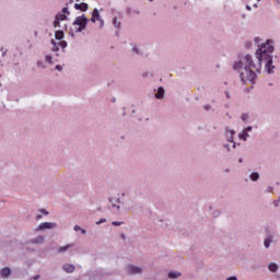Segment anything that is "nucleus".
Returning a JSON list of instances; mask_svg holds the SVG:
<instances>
[{
  "mask_svg": "<svg viewBox=\"0 0 280 280\" xmlns=\"http://www.w3.org/2000/svg\"><path fill=\"white\" fill-rule=\"evenodd\" d=\"M164 95H165V89L163 86L158 88V92L154 95V97L156 100H163Z\"/></svg>",
  "mask_w": 280,
  "mask_h": 280,
  "instance_id": "ddd939ff",
  "label": "nucleus"
},
{
  "mask_svg": "<svg viewBox=\"0 0 280 280\" xmlns=\"http://www.w3.org/2000/svg\"><path fill=\"white\" fill-rule=\"evenodd\" d=\"M90 20L86 18L85 14H82L78 18H75L74 22L72 23L73 26L75 27L74 32L77 34H80L81 32L86 30V26L89 25Z\"/></svg>",
  "mask_w": 280,
  "mask_h": 280,
  "instance_id": "20e7f679",
  "label": "nucleus"
},
{
  "mask_svg": "<svg viewBox=\"0 0 280 280\" xmlns=\"http://www.w3.org/2000/svg\"><path fill=\"white\" fill-rule=\"evenodd\" d=\"M63 37H65V32H63V31H61V30L56 31V33H55V38H56L57 40H62Z\"/></svg>",
  "mask_w": 280,
  "mask_h": 280,
  "instance_id": "4be33fe9",
  "label": "nucleus"
},
{
  "mask_svg": "<svg viewBox=\"0 0 280 280\" xmlns=\"http://www.w3.org/2000/svg\"><path fill=\"white\" fill-rule=\"evenodd\" d=\"M180 276H182V273L178 272V271H170V272H168V278H170V279H177V278L180 277Z\"/></svg>",
  "mask_w": 280,
  "mask_h": 280,
  "instance_id": "5701e85b",
  "label": "nucleus"
},
{
  "mask_svg": "<svg viewBox=\"0 0 280 280\" xmlns=\"http://www.w3.org/2000/svg\"><path fill=\"white\" fill-rule=\"evenodd\" d=\"M252 46H253V43H252V42H246V43H245V48H246V49H250Z\"/></svg>",
  "mask_w": 280,
  "mask_h": 280,
  "instance_id": "f704fd0d",
  "label": "nucleus"
},
{
  "mask_svg": "<svg viewBox=\"0 0 280 280\" xmlns=\"http://www.w3.org/2000/svg\"><path fill=\"white\" fill-rule=\"evenodd\" d=\"M80 232H81L82 235H86V230L85 229H81Z\"/></svg>",
  "mask_w": 280,
  "mask_h": 280,
  "instance_id": "49530a36",
  "label": "nucleus"
},
{
  "mask_svg": "<svg viewBox=\"0 0 280 280\" xmlns=\"http://www.w3.org/2000/svg\"><path fill=\"white\" fill-rule=\"evenodd\" d=\"M11 269H10V267H3L1 270H0V276L2 277V278H8V277H10V275H11Z\"/></svg>",
  "mask_w": 280,
  "mask_h": 280,
  "instance_id": "4468645a",
  "label": "nucleus"
},
{
  "mask_svg": "<svg viewBox=\"0 0 280 280\" xmlns=\"http://www.w3.org/2000/svg\"><path fill=\"white\" fill-rule=\"evenodd\" d=\"M106 222V219L102 218L100 219L97 222H96V225H100L102 223H105Z\"/></svg>",
  "mask_w": 280,
  "mask_h": 280,
  "instance_id": "4c0bfd02",
  "label": "nucleus"
},
{
  "mask_svg": "<svg viewBox=\"0 0 280 280\" xmlns=\"http://www.w3.org/2000/svg\"><path fill=\"white\" fill-rule=\"evenodd\" d=\"M237 137L241 141L246 142L247 139L249 138V133L243 130L237 135Z\"/></svg>",
  "mask_w": 280,
  "mask_h": 280,
  "instance_id": "dca6fc26",
  "label": "nucleus"
},
{
  "mask_svg": "<svg viewBox=\"0 0 280 280\" xmlns=\"http://www.w3.org/2000/svg\"><path fill=\"white\" fill-rule=\"evenodd\" d=\"M221 215V211L220 210H214L213 211V217L214 218H219Z\"/></svg>",
  "mask_w": 280,
  "mask_h": 280,
  "instance_id": "473e14b6",
  "label": "nucleus"
},
{
  "mask_svg": "<svg viewBox=\"0 0 280 280\" xmlns=\"http://www.w3.org/2000/svg\"><path fill=\"white\" fill-rule=\"evenodd\" d=\"M112 102L115 103V98H113Z\"/></svg>",
  "mask_w": 280,
  "mask_h": 280,
  "instance_id": "052dcab7",
  "label": "nucleus"
},
{
  "mask_svg": "<svg viewBox=\"0 0 280 280\" xmlns=\"http://www.w3.org/2000/svg\"><path fill=\"white\" fill-rule=\"evenodd\" d=\"M112 224H113L114 226H120V225L124 224V222L113 221Z\"/></svg>",
  "mask_w": 280,
  "mask_h": 280,
  "instance_id": "72a5a7b5",
  "label": "nucleus"
},
{
  "mask_svg": "<svg viewBox=\"0 0 280 280\" xmlns=\"http://www.w3.org/2000/svg\"><path fill=\"white\" fill-rule=\"evenodd\" d=\"M272 191H275V187H271V186L267 187V192L268 194H271Z\"/></svg>",
  "mask_w": 280,
  "mask_h": 280,
  "instance_id": "58836bf2",
  "label": "nucleus"
},
{
  "mask_svg": "<svg viewBox=\"0 0 280 280\" xmlns=\"http://www.w3.org/2000/svg\"><path fill=\"white\" fill-rule=\"evenodd\" d=\"M232 69L240 72V80L243 84L249 82L252 85L256 84L257 73L261 71V65L256 63L252 56L246 54H238L233 61Z\"/></svg>",
  "mask_w": 280,
  "mask_h": 280,
  "instance_id": "f257e3e1",
  "label": "nucleus"
},
{
  "mask_svg": "<svg viewBox=\"0 0 280 280\" xmlns=\"http://www.w3.org/2000/svg\"><path fill=\"white\" fill-rule=\"evenodd\" d=\"M125 270L128 272V275H142L143 270L141 267L128 265L125 267Z\"/></svg>",
  "mask_w": 280,
  "mask_h": 280,
  "instance_id": "39448f33",
  "label": "nucleus"
},
{
  "mask_svg": "<svg viewBox=\"0 0 280 280\" xmlns=\"http://www.w3.org/2000/svg\"><path fill=\"white\" fill-rule=\"evenodd\" d=\"M98 22H100L101 27H103L104 26V20L101 19V21H98Z\"/></svg>",
  "mask_w": 280,
  "mask_h": 280,
  "instance_id": "8fccbe9b",
  "label": "nucleus"
},
{
  "mask_svg": "<svg viewBox=\"0 0 280 280\" xmlns=\"http://www.w3.org/2000/svg\"><path fill=\"white\" fill-rule=\"evenodd\" d=\"M253 8L254 9H258V4H253Z\"/></svg>",
  "mask_w": 280,
  "mask_h": 280,
  "instance_id": "4d7b16f0",
  "label": "nucleus"
},
{
  "mask_svg": "<svg viewBox=\"0 0 280 280\" xmlns=\"http://www.w3.org/2000/svg\"><path fill=\"white\" fill-rule=\"evenodd\" d=\"M271 243H272V236H271V234H269V235L265 238V241H264V245H265L266 249H269Z\"/></svg>",
  "mask_w": 280,
  "mask_h": 280,
  "instance_id": "aec40b11",
  "label": "nucleus"
},
{
  "mask_svg": "<svg viewBox=\"0 0 280 280\" xmlns=\"http://www.w3.org/2000/svg\"><path fill=\"white\" fill-rule=\"evenodd\" d=\"M235 135H236L235 130H229V128L225 129V137L229 143H233V138Z\"/></svg>",
  "mask_w": 280,
  "mask_h": 280,
  "instance_id": "1a4fd4ad",
  "label": "nucleus"
},
{
  "mask_svg": "<svg viewBox=\"0 0 280 280\" xmlns=\"http://www.w3.org/2000/svg\"><path fill=\"white\" fill-rule=\"evenodd\" d=\"M269 86H272V83H269Z\"/></svg>",
  "mask_w": 280,
  "mask_h": 280,
  "instance_id": "0e129e2a",
  "label": "nucleus"
},
{
  "mask_svg": "<svg viewBox=\"0 0 280 280\" xmlns=\"http://www.w3.org/2000/svg\"><path fill=\"white\" fill-rule=\"evenodd\" d=\"M121 240H126V235L125 234H120Z\"/></svg>",
  "mask_w": 280,
  "mask_h": 280,
  "instance_id": "864d4df0",
  "label": "nucleus"
},
{
  "mask_svg": "<svg viewBox=\"0 0 280 280\" xmlns=\"http://www.w3.org/2000/svg\"><path fill=\"white\" fill-rule=\"evenodd\" d=\"M246 10H247L248 12H250V11H252V8H250V5H249V4H246Z\"/></svg>",
  "mask_w": 280,
  "mask_h": 280,
  "instance_id": "09e8293b",
  "label": "nucleus"
},
{
  "mask_svg": "<svg viewBox=\"0 0 280 280\" xmlns=\"http://www.w3.org/2000/svg\"><path fill=\"white\" fill-rule=\"evenodd\" d=\"M147 77H148L147 72L142 73V78H147Z\"/></svg>",
  "mask_w": 280,
  "mask_h": 280,
  "instance_id": "5fc2aeb1",
  "label": "nucleus"
},
{
  "mask_svg": "<svg viewBox=\"0 0 280 280\" xmlns=\"http://www.w3.org/2000/svg\"><path fill=\"white\" fill-rule=\"evenodd\" d=\"M279 203H280V201H279V200H275V201H273V206H275V208H278V207H279Z\"/></svg>",
  "mask_w": 280,
  "mask_h": 280,
  "instance_id": "c03bdc74",
  "label": "nucleus"
},
{
  "mask_svg": "<svg viewBox=\"0 0 280 280\" xmlns=\"http://www.w3.org/2000/svg\"><path fill=\"white\" fill-rule=\"evenodd\" d=\"M39 212H40L42 214L46 215V217L49 215L48 210L45 209V208H40V209H39Z\"/></svg>",
  "mask_w": 280,
  "mask_h": 280,
  "instance_id": "7c9ffc66",
  "label": "nucleus"
},
{
  "mask_svg": "<svg viewBox=\"0 0 280 280\" xmlns=\"http://www.w3.org/2000/svg\"><path fill=\"white\" fill-rule=\"evenodd\" d=\"M268 270L270 272H278L279 271V265L277 262H269Z\"/></svg>",
  "mask_w": 280,
  "mask_h": 280,
  "instance_id": "2eb2a0df",
  "label": "nucleus"
},
{
  "mask_svg": "<svg viewBox=\"0 0 280 280\" xmlns=\"http://www.w3.org/2000/svg\"><path fill=\"white\" fill-rule=\"evenodd\" d=\"M61 14H68L70 15L69 9L67 7L62 8Z\"/></svg>",
  "mask_w": 280,
  "mask_h": 280,
  "instance_id": "2f4dec72",
  "label": "nucleus"
},
{
  "mask_svg": "<svg viewBox=\"0 0 280 280\" xmlns=\"http://www.w3.org/2000/svg\"><path fill=\"white\" fill-rule=\"evenodd\" d=\"M223 149H226L228 152H231V148H230V145L228 143L223 144Z\"/></svg>",
  "mask_w": 280,
  "mask_h": 280,
  "instance_id": "79ce46f5",
  "label": "nucleus"
},
{
  "mask_svg": "<svg viewBox=\"0 0 280 280\" xmlns=\"http://www.w3.org/2000/svg\"><path fill=\"white\" fill-rule=\"evenodd\" d=\"M259 38H255V42H257Z\"/></svg>",
  "mask_w": 280,
  "mask_h": 280,
  "instance_id": "e2e57ef3",
  "label": "nucleus"
},
{
  "mask_svg": "<svg viewBox=\"0 0 280 280\" xmlns=\"http://www.w3.org/2000/svg\"><path fill=\"white\" fill-rule=\"evenodd\" d=\"M279 203H280V196L278 197Z\"/></svg>",
  "mask_w": 280,
  "mask_h": 280,
  "instance_id": "680f3d73",
  "label": "nucleus"
},
{
  "mask_svg": "<svg viewBox=\"0 0 280 280\" xmlns=\"http://www.w3.org/2000/svg\"><path fill=\"white\" fill-rule=\"evenodd\" d=\"M97 21H102V15L100 13V10L97 8H94L93 12H92V19L91 22L95 23Z\"/></svg>",
  "mask_w": 280,
  "mask_h": 280,
  "instance_id": "6e6552de",
  "label": "nucleus"
},
{
  "mask_svg": "<svg viewBox=\"0 0 280 280\" xmlns=\"http://www.w3.org/2000/svg\"><path fill=\"white\" fill-rule=\"evenodd\" d=\"M113 25L115 26V28L120 30L121 22L118 21V18L113 19Z\"/></svg>",
  "mask_w": 280,
  "mask_h": 280,
  "instance_id": "b1692460",
  "label": "nucleus"
},
{
  "mask_svg": "<svg viewBox=\"0 0 280 280\" xmlns=\"http://www.w3.org/2000/svg\"><path fill=\"white\" fill-rule=\"evenodd\" d=\"M252 129H253V127L252 126H248L247 128H245L243 131H246V133H248V132H250L252 131Z\"/></svg>",
  "mask_w": 280,
  "mask_h": 280,
  "instance_id": "a19ab883",
  "label": "nucleus"
},
{
  "mask_svg": "<svg viewBox=\"0 0 280 280\" xmlns=\"http://www.w3.org/2000/svg\"><path fill=\"white\" fill-rule=\"evenodd\" d=\"M77 2H80V0H77Z\"/></svg>",
  "mask_w": 280,
  "mask_h": 280,
  "instance_id": "774afa93",
  "label": "nucleus"
},
{
  "mask_svg": "<svg viewBox=\"0 0 280 280\" xmlns=\"http://www.w3.org/2000/svg\"><path fill=\"white\" fill-rule=\"evenodd\" d=\"M39 279H40V275H37V276L32 278V280H39Z\"/></svg>",
  "mask_w": 280,
  "mask_h": 280,
  "instance_id": "de8ad7c7",
  "label": "nucleus"
},
{
  "mask_svg": "<svg viewBox=\"0 0 280 280\" xmlns=\"http://www.w3.org/2000/svg\"><path fill=\"white\" fill-rule=\"evenodd\" d=\"M61 21H59L58 19H55V21H54V27L55 28H60L61 27V23H60Z\"/></svg>",
  "mask_w": 280,
  "mask_h": 280,
  "instance_id": "cd10ccee",
  "label": "nucleus"
},
{
  "mask_svg": "<svg viewBox=\"0 0 280 280\" xmlns=\"http://www.w3.org/2000/svg\"><path fill=\"white\" fill-rule=\"evenodd\" d=\"M249 179H250L252 182H257V180H259V179H260V174H259V172H252V173L249 174Z\"/></svg>",
  "mask_w": 280,
  "mask_h": 280,
  "instance_id": "a211bd4d",
  "label": "nucleus"
},
{
  "mask_svg": "<svg viewBox=\"0 0 280 280\" xmlns=\"http://www.w3.org/2000/svg\"><path fill=\"white\" fill-rule=\"evenodd\" d=\"M55 70H56V71H63V68H62L61 65H57V66L55 67Z\"/></svg>",
  "mask_w": 280,
  "mask_h": 280,
  "instance_id": "e433bc0d",
  "label": "nucleus"
},
{
  "mask_svg": "<svg viewBox=\"0 0 280 280\" xmlns=\"http://www.w3.org/2000/svg\"><path fill=\"white\" fill-rule=\"evenodd\" d=\"M51 45H52V48H51V51L54 52H57L56 56L59 57V51H60V45L58 42H55V39H51Z\"/></svg>",
  "mask_w": 280,
  "mask_h": 280,
  "instance_id": "f8f14e48",
  "label": "nucleus"
},
{
  "mask_svg": "<svg viewBox=\"0 0 280 280\" xmlns=\"http://www.w3.org/2000/svg\"><path fill=\"white\" fill-rule=\"evenodd\" d=\"M70 35H71L72 37L74 36V34H73L72 32L70 33Z\"/></svg>",
  "mask_w": 280,
  "mask_h": 280,
  "instance_id": "13d9d810",
  "label": "nucleus"
},
{
  "mask_svg": "<svg viewBox=\"0 0 280 280\" xmlns=\"http://www.w3.org/2000/svg\"><path fill=\"white\" fill-rule=\"evenodd\" d=\"M61 269L63 272H68V275H72L75 270V266L73 264L66 262L62 265Z\"/></svg>",
  "mask_w": 280,
  "mask_h": 280,
  "instance_id": "0eeeda50",
  "label": "nucleus"
},
{
  "mask_svg": "<svg viewBox=\"0 0 280 280\" xmlns=\"http://www.w3.org/2000/svg\"><path fill=\"white\" fill-rule=\"evenodd\" d=\"M56 20H59L60 22L61 21H66L67 20V15L65 13H58L56 14Z\"/></svg>",
  "mask_w": 280,
  "mask_h": 280,
  "instance_id": "a878e982",
  "label": "nucleus"
},
{
  "mask_svg": "<svg viewBox=\"0 0 280 280\" xmlns=\"http://www.w3.org/2000/svg\"><path fill=\"white\" fill-rule=\"evenodd\" d=\"M275 51H276V42L273 39H267L266 43L260 44L255 55H256V58H261V56H272Z\"/></svg>",
  "mask_w": 280,
  "mask_h": 280,
  "instance_id": "f03ea898",
  "label": "nucleus"
},
{
  "mask_svg": "<svg viewBox=\"0 0 280 280\" xmlns=\"http://www.w3.org/2000/svg\"><path fill=\"white\" fill-rule=\"evenodd\" d=\"M43 219V215L42 214H37L36 215V220H42Z\"/></svg>",
  "mask_w": 280,
  "mask_h": 280,
  "instance_id": "603ef678",
  "label": "nucleus"
},
{
  "mask_svg": "<svg viewBox=\"0 0 280 280\" xmlns=\"http://www.w3.org/2000/svg\"><path fill=\"white\" fill-rule=\"evenodd\" d=\"M43 242H44V236H37V237L30 241V243H32L34 245L42 244Z\"/></svg>",
  "mask_w": 280,
  "mask_h": 280,
  "instance_id": "412c9836",
  "label": "nucleus"
},
{
  "mask_svg": "<svg viewBox=\"0 0 280 280\" xmlns=\"http://www.w3.org/2000/svg\"><path fill=\"white\" fill-rule=\"evenodd\" d=\"M45 59H46V62H48L50 66H52L55 63V61L52 60V57L50 55H46Z\"/></svg>",
  "mask_w": 280,
  "mask_h": 280,
  "instance_id": "bb28decb",
  "label": "nucleus"
},
{
  "mask_svg": "<svg viewBox=\"0 0 280 280\" xmlns=\"http://www.w3.org/2000/svg\"><path fill=\"white\" fill-rule=\"evenodd\" d=\"M58 45L61 48V51L65 52L68 47V42L62 40V42H59Z\"/></svg>",
  "mask_w": 280,
  "mask_h": 280,
  "instance_id": "393cba45",
  "label": "nucleus"
},
{
  "mask_svg": "<svg viewBox=\"0 0 280 280\" xmlns=\"http://www.w3.org/2000/svg\"><path fill=\"white\" fill-rule=\"evenodd\" d=\"M261 0H257V2H260Z\"/></svg>",
  "mask_w": 280,
  "mask_h": 280,
  "instance_id": "69168bd1",
  "label": "nucleus"
},
{
  "mask_svg": "<svg viewBox=\"0 0 280 280\" xmlns=\"http://www.w3.org/2000/svg\"><path fill=\"white\" fill-rule=\"evenodd\" d=\"M244 160L242 158L238 159V163H243Z\"/></svg>",
  "mask_w": 280,
  "mask_h": 280,
  "instance_id": "6e6d98bb",
  "label": "nucleus"
},
{
  "mask_svg": "<svg viewBox=\"0 0 280 280\" xmlns=\"http://www.w3.org/2000/svg\"><path fill=\"white\" fill-rule=\"evenodd\" d=\"M109 202H110L113 209H116V211L120 210V199L119 198H117V199L109 198Z\"/></svg>",
  "mask_w": 280,
  "mask_h": 280,
  "instance_id": "9d476101",
  "label": "nucleus"
},
{
  "mask_svg": "<svg viewBox=\"0 0 280 280\" xmlns=\"http://www.w3.org/2000/svg\"><path fill=\"white\" fill-rule=\"evenodd\" d=\"M225 96H226L228 100L231 98V95H230V93L228 91L225 92Z\"/></svg>",
  "mask_w": 280,
  "mask_h": 280,
  "instance_id": "3c124183",
  "label": "nucleus"
},
{
  "mask_svg": "<svg viewBox=\"0 0 280 280\" xmlns=\"http://www.w3.org/2000/svg\"><path fill=\"white\" fill-rule=\"evenodd\" d=\"M257 65H260L262 67V63H265V70L268 74H275V57L272 55L270 56H260L257 58Z\"/></svg>",
  "mask_w": 280,
  "mask_h": 280,
  "instance_id": "7ed1b4c3",
  "label": "nucleus"
},
{
  "mask_svg": "<svg viewBox=\"0 0 280 280\" xmlns=\"http://www.w3.org/2000/svg\"><path fill=\"white\" fill-rule=\"evenodd\" d=\"M74 9L80 12H86L89 10V4L88 3H81V4L75 3Z\"/></svg>",
  "mask_w": 280,
  "mask_h": 280,
  "instance_id": "9b49d317",
  "label": "nucleus"
},
{
  "mask_svg": "<svg viewBox=\"0 0 280 280\" xmlns=\"http://www.w3.org/2000/svg\"><path fill=\"white\" fill-rule=\"evenodd\" d=\"M150 2H152L153 0H149Z\"/></svg>",
  "mask_w": 280,
  "mask_h": 280,
  "instance_id": "338daca9",
  "label": "nucleus"
},
{
  "mask_svg": "<svg viewBox=\"0 0 280 280\" xmlns=\"http://www.w3.org/2000/svg\"><path fill=\"white\" fill-rule=\"evenodd\" d=\"M232 143H233V145H232L233 149H236V148H237V144L241 145V143H237V142H235V141H233Z\"/></svg>",
  "mask_w": 280,
  "mask_h": 280,
  "instance_id": "37998d69",
  "label": "nucleus"
},
{
  "mask_svg": "<svg viewBox=\"0 0 280 280\" xmlns=\"http://www.w3.org/2000/svg\"><path fill=\"white\" fill-rule=\"evenodd\" d=\"M37 68L46 69V66L42 60H38L37 61Z\"/></svg>",
  "mask_w": 280,
  "mask_h": 280,
  "instance_id": "c756f323",
  "label": "nucleus"
},
{
  "mask_svg": "<svg viewBox=\"0 0 280 280\" xmlns=\"http://www.w3.org/2000/svg\"><path fill=\"white\" fill-rule=\"evenodd\" d=\"M81 225H74V228H73V230H74V232H79V231H81Z\"/></svg>",
  "mask_w": 280,
  "mask_h": 280,
  "instance_id": "ea45409f",
  "label": "nucleus"
},
{
  "mask_svg": "<svg viewBox=\"0 0 280 280\" xmlns=\"http://www.w3.org/2000/svg\"><path fill=\"white\" fill-rule=\"evenodd\" d=\"M212 108V106L210 104H206L203 105V109L209 112Z\"/></svg>",
  "mask_w": 280,
  "mask_h": 280,
  "instance_id": "c9c22d12",
  "label": "nucleus"
},
{
  "mask_svg": "<svg viewBox=\"0 0 280 280\" xmlns=\"http://www.w3.org/2000/svg\"><path fill=\"white\" fill-rule=\"evenodd\" d=\"M226 280H238V278L235 276H232V277H229Z\"/></svg>",
  "mask_w": 280,
  "mask_h": 280,
  "instance_id": "a18cd8bd",
  "label": "nucleus"
},
{
  "mask_svg": "<svg viewBox=\"0 0 280 280\" xmlns=\"http://www.w3.org/2000/svg\"><path fill=\"white\" fill-rule=\"evenodd\" d=\"M7 52H2V56H5Z\"/></svg>",
  "mask_w": 280,
  "mask_h": 280,
  "instance_id": "bf43d9fd",
  "label": "nucleus"
},
{
  "mask_svg": "<svg viewBox=\"0 0 280 280\" xmlns=\"http://www.w3.org/2000/svg\"><path fill=\"white\" fill-rule=\"evenodd\" d=\"M72 247H73L72 244L60 246V247L58 248V253H59V254H63V253L68 252L70 248H72Z\"/></svg>",
  "mask_w": 280,
  "mask_h": 280,
  "instance_id": "6ab92c4d",
  "label": "nucleus"
},
{
  "mask_svg": "<svg viewBox=\"0 0 280 280\" xmlns=\"http://www.w3.org/2000/svg\"><path fill=\"white\" fill-rule=\"evenodd\" d=\"M131 51L135 52L137 56H143V51L136 44H132Z\"/></svg>",
  "mask_w": 280,
  "mask_h": 280,
  "instance_id": "f3484780",
  "label": "nucleus"
},
{
  "mask_svg": "<svg viewBox=\"0 0 280 280\" xmlns=\"http://www.w3.org/2000/svg\"><path fill=\"white\" fill-rule=\"evenodd\" d=\"M56 228H58L57 223L44 222L38 225L37 231L54 230Z\"/></svg>",
  "mask_w": 280,
  "mask_h": 280,
  "instance_id": "423d86ee",
  "label": "nucleus"
},
{
  "mask_svg": "<svg viewBox=\"0 0 280 280\" xmlns=\"http://www.w3.org/2000/svg\"><path fill=\"white\" fill-rule=\"evenodd\" d=\"M248 119V114H241V121L246 122Z\"/></svg>",
  "mask_w": 280,
  "mask_h": 280,
  "instance_id": "c85d7f7f",
  "label": "nucleus"
}]
</instances>
